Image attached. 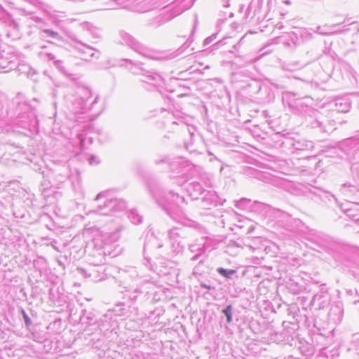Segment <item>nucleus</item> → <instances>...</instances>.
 <instances>
[{
	"label": "nucleus",
	"instance_id": "f257e3e1",
	"mask_svg": "<svg viewBox=\"0 0 359 359\" xmlns=\"http://www.w3.org/2000/svg\"><path fill=\"white\" fill-rule=\"evenodd\" d=\"M148 188L151 194L158 203L165 202L168 204H175L177 207H182L184 204H187L183 196L174 191H170L165 193L161 186L158 183H149Z\"/></svg>",
	"mask_w": 359,
	"mask_h": 359
},
{
	"label": "nucleus",
	"instance_id": "f03ea898",
	"mask_svg": "<svg viewBox=\"0 0 359 359\" xmlns=\"http://www.w3.org/2000/svg\"><path fill=\"white\" fill-rule=\"evenodd\" d=\"M104 199L102 204H99L94 211L104 215H109L112 212L122 211L126 208V203L121 198H111L109 196V191L99 193L95 198V201Z\"/></svg>",
	"mask_w": 359,
	"mask_h": 359
},
{
	"label": "nucleus",
	"instance_id": "7ed1b4c3",
	"mask_svg": "<svg viewBox=\"0 0 359 359\" xmlns=\"http://www.w3.org/2000/svg\"><path fill=\"white\" fill-rule=\"evenodd\" d=\"M163 247V244L153 235L147 236L143 246V265L149 271L154 273L160 275L161 273H166L161 269H158L156 264H153L149 257V254L156 250H160Z\"/></svg>",
	"mask_w": 359,
	"mask_h": 359
},
{
	"label": "nucleus",
	"instance_id": "20e7f679",
	"mask_svg": "<svg viewBox=\"0 0 359 359\" xmlns=\"http://www.w3.org/2000/svg\"><path fill=\"white\" fill-rule=\"evenodd\" d=\"M282 100L283 104L287 105L294 113L302 114L309 109L311 98L292 91H285L283 93Z\"/></svg>",
	"mask_w": 359,
	"mask_h": 359
},
{
	"label": "nucleus",
	"instance_id": "39448f33",
	"mask_svg": "<svg viewBox=\"0 0 359 359\" xmlns=\"http://www.w3.org/2000/svg\"><path fill=\"white\" fill-rule=\"evenodd\" d=\"M311 114L306 118L308 126L313 129L317 130L320 133H329L335 130V121L327 120L323 114L318 111L309 109Z\"/></svg>",
	"mask_w": 359,
	"mask_h": 359
},
{
	"label": "nucleus",
	"instance_id": "423d86ee",
	"mask_svg": "<svg viewBox=\"0 0 359 359\" xmlns=\"http://www.w3.org/2000/svg\"><path fill=\"white\" fill-rule=\"evenodd\" d=\"M142 71L140 81L142 83L143 88L147 90L154 91L158 90V88L164 83V79L156 71L147 69Z\"/></svg>",
	"mask_w": 359,
	"mask_h": 359
},
{
	"label": "nucleus",
	"instance_id": "0eeeda50",
	"mask_svg": "<svg viewBox=\"0 0 359 359\" xmlns=\"http://www.w3.org/2000/svg\"><path fill=\"white\" fill-rule=\"evenodd\" d=\"M91 90L88 88H82L80 89L79 95L72 101V104L74 106L76 112L92 110L94 109L95 104L99 100V97L97 95L94 100L89 104L88 100L91 97Z\"/></svg>",
	"mask_w": 359,
	"mask_h": 359
},
{
	"label": "nucleus",
	"instance_id": "6e6552de",
	"mask_svg": "<svg viewBox=\"0 0 359 359\" xmlns=\"http://www.w3.org/2000/svg\"><path fill=\"white\" fill-rule=\"evenodd\" d=\"M119 41L121 44L130 47L131 49L144 57H151V50L149 48L140 43L130 34L124 31H121L119 32Z\"/></svg>",
	"mask_w": 359,
	"mask_h": 359
},
{
	"label": "nucleus",
	"instance_id": "1a4fd4ad",
	"mask_svg": "<svg viewBox=\"0 0 359 359\" xmlns=\"http://www.w3.org/2000/svg\"><path fill=\"white\" fill-rule=\"evenodd\" d=\"M86 251L89 257H92L91 264L94 266H100L105 262V252L102 243L94 239L88 243L86 247Z\"/></svg>",
	"mask_w": 359,
	"mask_h": 359
},
{
	"label": "nucleus",
	"instance_id": "9d476101",
	"mask_svg": "<svg viewBox=\"0 0 359 359\" xmlns=\"http://www.w3.org/2000/svg\"><path fill=\"white\" fill-rule=\"evenodd\" d=\"M258 88L256 92L257 98L259 99L262 102L269 103L272 102L275 98V93L272 88L277 89H283L284 86L281 84L276 83H270V84L256 83Z\"/></svg>",
	"mask_w": 359,
	"mask_h": 359
},
{
	"label": "nucleus",
	"instance_id": "9b49d317",
	"mask_svg": "<svg viewBox=\"0 0 359 359\" xmlns=\"http://www.w3.org/2000/svg\"><path fill=\"white\" fill-rule=\"evenodd\" d=\"M41 48V50L38 53L40 59L47 62H53L55 68L62 73L66 74V71L63 65L64 62L62 60L57 59V55L55 51L56 47L54 46V48H51L46 46H43Z\"/></svg>",
	"mask_w": 359,
	"mask_h": 359
},
{
	"label": "nucleus",
	"instance_id": "f8f14e48",
	"mask_svg": "<svg viewBox=\"0 0 359 359\" xmlns=\"http://www.w3.org/2000/svg\"><path fill=\"white\" fill-rule=\"evenodd\" d=\"M331 295L325 284L320 285V290L315 294L311 302V306L316 309H324L330 304Z\"/></svg>",
	"mask_w": 359,
	"mask_h": 359
},
{
	"label": "nucleus",
	"instance_id": "ddd939ff",
	"mask_svg": "<svg viewBox=\"0 0 359 359\" xmlns=\"http://www.w3.org/2000/svg\"><path fill=\"white\" fill-rule=\"evenodd\" d=\"M146 283L137 286L129 294V299L135 302L139 300L140 302H144L151 299V293L152 292L151 278L146 279Z\"/></svg>",
	"mask_w": 359,
	"mask_h": 359
},
{
	"label": "nucleus",
	"instance_id": "4468645a",
	"mask_svg": "<svg viewBox=\"0 0 359 359\" xmlns=\"http://www.w3.org/2000/svg\"><path fill=\"white\" fill-rule=\"evenodd\" d=\"M0 25L8 28L7 35L16 36L19 30V24L0 6Z\"/></svg>",
	"mask_w": 359,
	"mask_h": 359
},
{
	"label": "nucleus",
	"instance_id": "2eb2a0df",
	"mask_svg": "<svg viewBox=\"0 0 359 359\" xmlns=\"http://www.w3.org/2000/svg\"><path fill=\"white\" fill-rule=\"evenodd\" d=\"M17 57L10 52L0 49V72L7 73L17 67Z\"/></svg>",
	"mask_w": 359,
	"mask_h": 359
},
{
	"label": "nucleus",
	"instance_id": "dca6fc26",
	"mask_svg": "<svg viewBox=\"0 0 359 359\" xmlns=\"http://www.w3.org/2000/svg\"><path fill=\"white\" fill-rule=\"evenodd\" d=\"M288 145L287 149L296 151H310L314 148V144L312 141L303 138L297 139L293 136H290V140L285 142Z\"/></svg>",
	"mask_w": 359,
	"mask_h": 359
},
{
	"label": "nucleus",
	"instance_id": "f3484780",
	"mask_svg": "<svg viewBox=\"0 0 359 359\" xmlns=\"http://www.w3.org/2000/svg\"><path fill=\"white\" fill-rule=\"evenodd\" d=\"M340 194L350 200L359 199V180L343 183L339 189Z\"/></svg>",
	"mask_w": 359,
	"mask_h": 359
},
{
	"label": "nucleus",
	"instance_id": "a211bd4d",
	"mask_svg": "<svg viewBox=\"0 0 359 359\" xmlns=\"http://www.w3.org/2000/svg\"><path fill=\"white\" fill-rule=\"evenodd\" d=\"M338 149L346 155V159L348 161L355 158L356 152L359 151V144L356 139H347L339 144Z\"/></svg>",
	"mask_w": 359,
	"mask_h": 359
},
{
	"label": "nucleus",
	"instance_id": "6ab92c4d",
	"mask_svg": "<svg viewBox=\"0 0 359 359\" xmlns=\"http://www.w3.org/2000/svg\"><path fill=\"white\" fill-rule=\"evenodd\" d=\"M95 324L105 335L117 327V322L112 316L111 312H107L98 320L95 321Z\"/></svg>",
	"mask_w": 359,
	"mask_h": 359
},
{
	"label": "nucleus",
	"instance_id": "aec40b11",
	"mask_svg": "<svg viewBox=\"0 0 359 359\" xmlns=\"http://www.w3.org/2000/svg\"><path fill=\"white\" fill-rule=\"evenodd\" d=\"M201 200L202 206L205 209H211L214 207L223 205L226 201L224 199L220 198L216 192L212 191H206Z\"/></svg>",
	"mask_w": 359,
	"mask_h": 359
},
{
	"label": "nucleus",
	"instance_id": "412c9836",
	"mask_svg": "<svg viewBox=\"0 0 359 359\" xmlns=\"http://www.w3.org/2000/svg\"><path fill=\"white\" fill-rule=\"evenodd\" d=\"M182 186L193 199H198V196L206 192L202 185L196 181L186 180Z\"/></svg>",
	"mask_w": 359,
	"mask_h": 359
},
{
	"label": "nucleus",
	"instance_id": "4be33fe9",
	"mask_svg": "<svg viewBox=\"0 0 359 359\" xmlns=\"http://www.w3.org/2000/svg\"><path fill=\"white\" fill-rule=\"evenodd\" d=\"M177 15L178 13L174 14L173 13L170 11H161L159 15L149 20V21L147 23V25L151 27L157 28L163 25L164 23H165L166 22H168L169 20H172Z\"/></svg>",
	"mask_w": 359,
	"mask_h": 359
},
{
	"label": "nucleus",
	"instance_id": "5701e85b",
	"mask_svg": "<svg viewBox=\"0 0 359 359\" xmlns=\"http://www.w3.org/2000/svg\"><path fill=\"white\" fill-rule=\"evenodd\" d=\"M344 315V306L341 301L334 302L330 307L328 317L330 321L339 323L342 320Z\"/></svg>",
	"mask_w": 359,
	"mask_h": 359
},
{
	"label": "nucleus",
	"instance_id": "b1692460",
	"mask_svg": "<svg viewBox=\"0 0 359 359\" xmlns=\"http://www.w3.org/2000/svg\"><path fill=\"white\" fill-rule=\"evenodd\" d=\"M332 110L337 112L346 113L349 111L351 104L348 97H337L331 103Z\"/></svg>",
	"mask_w": 359,
	"mask_h": 359
},
{
	"label": "nucleus",
	"instance_id": "393cba45",
	"mask_svg": "<svg viewBox=\"0 0 359 359\" xmlns=\"http://www.w3.org/2000/svg\"><path fill=\"white\" fill-rule=\"evenodd\" d=\"M311 194L326 205L330 204L332 202L337 203L335 196L328 191L318 189L311 191Z\"/></svg>",
	"mask_w": 359,
	"mask_h": 359
},
{
	"label": "nucleus",
	"instance_id": "a878e982",
	"mask_svg": "<svg viewBox=\"0 0 359 359\" xmlns=\"http://www.w3.org/2000/svg\"><path fill=\"white\" fill-rule=\"evenodd\" d=\"M76 41L81 43L82 46L81 48H79V51L82 54L83 60L88 61L91 60V58H98L100 57V53L98 50L94 49L90 46L81 43L78 40H76Z\"/></svg>",
	"mask_w": 359,
	"mask_h": 359
},
{
	"label": "nucleus",
	"instance_id": "bb28decb",
	"mask_svg": "<svg viewBox=\"0 0 359 359\" xmlns=\"http://www.w3.org/2000/svg\"><path fill=\"white\" fill-rule=\"evenodd\" d=\"M170 217L174 220L177 221L179 223H181L185 226L192 228L201 233L204 231V227L203 226V225L196 221L189 219L184 216H177L175 217L172 215H170Z\"/></svg>",
	"mask_w": 359,
	"mask_h": 359
},
{
	"label": "nucleus",
	"instance_id": "cd10ccee",
	"mask_svg": "<svg viewBox=\"0 0 359 359\" xmlns=\"http://www.w3.org/2000/svg\"><path fill=\"white\" fill-rule=\"evenodd\" d=\"M95 314L93 309L88 310L83 309L81 311L79 322L81 324H84L86 326H90L95 323Z\"/></svg>",
	"mask_w": 359,
	"mask_h": 359
},
{
	"label": "nucleus",
	"instance_id": "c85d7f7f",
	"mask_svg": "<svg viewBox=\"0 0 359 359\" xmlns=\"http://www.w3.org/2000/svg\"><path fill=\"white\" fill-rule=\"evenodd\" d=\"M291 135L290 133H276L271 137V140L274 142V147L277 148H288V145L285 144V142L290 140Z\"/></svg>",
	"mask_w": 359,
	"mask_h": 359
},
{
	"label": "nucleus",
	"instance_id": "c756f323",
	"mask_svg": "<svg viewBox=\"0 0 359 359\" xmlns=\"http://www.w3.org/2000/svg\"><path fill=\"white\" fill-rule=\"evenodd\" d=\"M262 1V0H257V3L256 4H254L253 1H252L250 3L247 9L245 10V15L243 17L244 23L250 22L252 20V19L255 16L257 9L259 8Z\"/></svg>",
	"mask_w": 359,
	"mask_h": 359
},
{
	"label": "nucleus",
	"instance_id": "7c9ffc66",
	"mask_svg": "<svg viewBox=\"0 0 359 359\" xmlns=\"http://www.w3.org/2000/svg\"><path fill=\"white\" fill-rule=\"evenodd\" d=\"M129 277L132 279L140 277L141 278H147V276L136 271L135 267H129L127 269H121L118 271V278H126Z\"/></svg>",
	"mask_w": 359,
	"mask_h": 359
},
{
	"label": "nucleus",
	"instance_id": "2f4dec72",
	"mask_svg": "<svg viewBox=\"0 0 359 359\" xmlns=\"http://www.w3.org/2000/svg\"><path fill=\"white\" fill-rule=\"evenodd\" d=\"M297 348L300 353L306 358L311 357L315 353L314 346L308 341H299Z\"/></svg>",
	"mask_w": 359,
	"mask_h": 359
},
{
	"label": "nucleus",
	"instance_id": "473e14b6",
	"mask_svg": "<svg viewBox=\"0 0 359 359\" xmlns=\"http://www.w3.org/2000/svg\"><path fill=\"white\" fill-rule=\"evenodd\" d=\"M123 61L126 62V67L134 74L140 76L142 75V70H146L147 69L142 67V63L140 62H135L129 59H123Z\"/></svg>",
	"mask_w": 359,
	"mask_h": 359
},
{
	"label": "nucleus",
	"instance_id": "72a5a7b5",
	"mask_svg": "<svg viewBox=\"0 0 359 359\" xmlns=\"http://www.w3.org/2000/svg\"><path fill=\"white\" fill-rule=\"evenodd\" d=\"M70 176V170L68 165H64L55 172V180L57 184L65 182Z\"/></svg>",
	"mask_w": 359,
	"mask_h": 359
},
{
	"label": "nucleus",
	"instance_id": "f704fd0d",
	"mask_svg": "<svg viewBox=\"0 0 359 359\" xmlns=\"http://www.w3.org/2000/svg\"><path fill=\"white\" fill-rule=\"evenodd\" d=\"M40 36L41 39L46 40L49 43L54 45V43L48 39V38L53 39L57 41H62V36L55 31L49 29H45L41 31Z\"/></svg>",
	"mask_w": 359,
	"mask_h": 359
},
{
	"label": "nucleus",
	"instance_id": "c9c22d12",
	"mask_svg": "<svg viewBox=\"0 0 359 359\" xmlns=\"http://www.w3.org/2000/svg\"><path fill=\"white\" fill-rule=\"evenodd\" d=\"M189 250L195 255L191 258V260L196 261L198 259L205 253V250L202 243H191L189 245Z\"/></svg>",
	"mask_w": 359,
	"mask_h": 359
},
{
	"label": "nucleus",
	"instance_id": "e433bc0d",
	"mask_svg": "<svg viewBox=\"0 0 359 359\" xmlns=\"http://www.w3.org/2000/svg\"><path fill=\"white\" fill-rule=\"evenodd\" d=\"M130 311L129 307L126 306L125 303L119 302L115 305L112 309L108 310L107 312H111L112 316H125Z\"/></svg>",
	"mask_w": 359,
	"mask_h": 359
},
{
	"label": "nucleus",
	"instance_id": "4c0bfd02",
	"mask_svg": "<svg viewBox=\"0 0 359 359\" xmlns=\"http://www.w3.org/2000/svg\"><path fill=\"white\" fill-rule=\"evenodd\" d=\"M174 252H167L162 250V252L157 253L159 257H156L158 264H161L162 267L167 268L169 259L173 257Z\"/></svg>",
	"mask_w": 359,
	"mask_h": 359
},
{
	"label": "nucleus",
	"instance_id": "58836bf2",
	"mask_svg": "<svg viewBox=\"0 0 359 359\" xmlns=\"http://www.w3.org/2000/svg\"><path fill=\"white\" fill-rule=\"evenodd\" d=\"M80 27L84 31L88 32L95 39H97L100 37V30L94 27L91 23L88 22H83L80 24Z\"/></svg>",
	"mask_w": 359,
	"mask_h": 359
},
{
	"label": "nucleus",
	"instance_id": "ea45409f",
	"mask_svg": "<svg viewBox=\"0 0 359 359\" xmlns=\"http://www.w3.org/2000/svg\"><path fill=\"white\" fill-rule=\"evenodd\" d=\"M80 27L84 31L88 32L95 39H97L100 37V30L94 27L91 23L88 22H83L80 24Z\"/></svg>",
	"mask_w": 359,
	"mask_h": 359
},
{
	"label": "nucleus",
	"instance_id": "a19ab883",
	"mask_svg": "<svg viewBox=\"0 0 359 359\" xmlns=\"http://www.w3.org/2000/svg\"><path fill=\"white\" fill-rule=\"evenodd\" d=\"M94 266H95L93 265L88 269L77 268V271L79 274L85 278H91L92 280H95L97 278V276H96V273L97 271L95 270Z\"/></svg>",
	"mask_w": 359,
	"mask_h": 359
},
{
	"label": "nucleus",
	"instance_id": "79ce46f5",
	"mask_svg": "<svg viewBox=\"0 0 359 359\" xmlns=\"http://www.w3.org/2000/svg\"><path fill=\"white\" fill-rule=\"evenodd\" d=\"M129 219L134 224H139L142 222V217L135 209H132L129 211L128 215Z\"/></svg>",
	"mask_w": 359,
	"mask_h": 359
},
{
	"label": "nucleus",
	"instance_id": "37998d69",
	"mask_svg": "<svg viewBox=\"0 0 359 359\" xmlns=\"http://www.w3.org/2000/svg\"><path fill=\"white\" fill-rule=\"evenodd\" d=\"M217 272L222 277L226 279H232L233 276L236 274V270L227 269L222 267L217 269Z\"/></svg>",
	"mask_w": 359,
	"mask_h": 359
},
{
	"label": "nucleus",
	"instance_id": "c03bdc74",
	"mask_svg": "<svg viewBox=\"0 0 359 359\" xmlns=\"http://www.w3.org/2000/svg\"><path fill=\"white\" fill-rule=\"evenodd\" d=\"M226 319L227 323H231L233 321V306L232 304H229L225 306L221 311Z\"/></svg>",
	"mask_w": 359,
	"mask_h": 359
},
{
	"label": "nucleus",
	"instance_id": "a18cd8bd",
	"mask_svg": "<svg viewBox=\"0 0 359 359\" xmlns=\"http://www.w3.org/2000/svg\"><path fill=\"white\" fill-rule=\"evenodd\" d=\"M355 207L351 208L346 210V215L348 217L355 219L357 217H359V203L354 202Z\"/></svg>",
	"mask_w": 359,
	"mask_h": 359
},
{
	"label": "nucleus",
	"instance_id": "49530a36",
	"mask_svg": "<svg viewBox=\"0 0 359 359\" xmlns=\"http://www.w3.org/2000/svg\"><path fill=\"white\" fill-rule=\"evenodd\" d=\"M350 349L355 351L359 355V333L353 334Z\"/></svg>",
	"mask_w": 359,
	"mask_h": 359
},
{
	"label": "nucleus",
	"instance_id": "de8ad7c7",
	"mask_svg": "<svg viewBox=\"0 0 359 359\" xmlns=\"http://www.w3.org/2000/svg\"><path fill=\"white\" fill-rule=\"evenodd\" d=\"M19 313L21 316V317H20V318L23 320L25 327L29 328L32 325V320L29 318V315L26 313L25 309L22 308L19 309Z\"/></svg>",
	"mask_w": 359,
	"mask_h": 359
},
{
	"label": "nucleus",
	"instance_id": "09e8293b",
	"mask_svg": "<svg viewBox=\"0 0 359 359\" xmlns=\"http://www.w3.org/2000/svg\"><path fill=\"white\" fill-rule=\"evenodd\" d=\"M274 213L276 215H277V217H280V219L278 220V222H288L291 219V215L281 210H279V209L275 210Z\"/></svg>",
	"mask_w": 359,
	"mask_h": 359
},
{
	"label": "nucleus",
	"instance_id": "8fccbe9b",
	"mask_svg": "<svg viewBox=\"0 0 359 359\" xmlns=\"http://www.w3.org/2000/svg\"><path fill=\"white\" fill-rule=\"evenodd\" d=\"M14 70H16L19 74H27L28 75L29 73V71L31 70V67L29 65L27 64H18L17 62V67Z\"/></svg>",
	"mask_w": 359,
	"mask_h": 359
},
{
	"label": "nucleus",
	"instance_id": "3c124183",
	"mask_svg": "<svg viewBox=\"0 0 359 359\" xmlns=\"http://www.w3.org/2000/svg\"><path fill=\"white\" fill-rule=\"evenodd\" d=\"M187 46H186L185 44H183L180 48H179L177 50H176L175 51L170 53L168 55L166 56V58L167 59H169V60H171V59H173V58H175L176 57L180 55L186 48H187Z\"/></svg>",
	"mask_w": 359,
	"mask_h": 359
},
{
	"label": "nucleus",
	"instance_id": "603ef678",
	"mask_svg": "<svg viewBox=\"0 0 359 359\" xmlns=\"http://www.w3.org/2000/svg\"><path fill=\"white\" fill-rule=\"evenodd\" d=\"M180 125H181L183 128H184L187 130H188L190 137H191V139H192L193 137L194 136V129H193V131H191L189 129L188 126L181 119H178L177 121H173L171 123L172 126H180Z\"/></svg>",
	"mask_w": 359,
	"mask_h": 359
},
{
	"label": "nucleus",
	"instance_id": "864d4df0",
	"mask_svg": "<svg viewBox=\"0 0 359 359\" xmlns=\"http://www.w3.org/2000/svg\"><path fill=\"white\" fill-rule=\"evenodd\" d=\"M152 292L151 293V298L152 302L159 301L161 298L162 294L159 291L156 290V286L152 283Z\"/></svg>",
	"mask_w": 359,
	"mask_h": 359
},
{
	"label": "nucleus",
	"instance_id": "5fc2aeb1",
	"mask_svg": "<svg viewBox=\"0 0 359 359\" xmlns=\"http://www.w3.org/2000/svg\"><path fill=\"white\" fill-rule=\"evenodd\" d=\"M288 287L293 294H299L304 289L303 285H299L294 283H290Z\"/></svg>",
	"mask_w": 359,
	"mask_h": 359
},
{
	"label": "nucleus",
	"instance_id": "6e6d98bb",
	"mask_svg": "<svg viewBox=\"0 0 359 359\" xmlns=\"http://www.w3.org/2000/svg\"><path fill=\"white\" fill-rule=\"evenodd\" d=\"M250 200L246 198H243L236 202V207L244 210L246 206L250 203Z\"/></svg>",
	"mask_w": 359,
	"mask_h": 359
},
{
	"label": "nucleus",
	"instance_id": "4d7b16f0",
	"mask_svg": "<svg viewBox=\"0 0 359 359\" xmlns=\"http://www.w3.org/2000/svg\"><path fill=\"white\" fill-rule=\"evenodd\" d=\"M175 81L176 82V84L179 87L183 88L186 89L187 90L190 91V90H191L190 88L187 85V81H186V80H181V79H175Z\"/></svg>",
	"mask_w": 359,
	"mask_h": 359
},
{
	"label": "nucleus",
	"instance_id": "13d9d810",
	"mask_svg": "<svg viewBox=\"0 0 359 359\" xmlns=\"http://www.w3.org/2000/svg\"><path fill=\"white\" fill-rule=\"evenodd\" d=\"M8 116V113L7 110L4 109V106L2 102L0 101V120H4Z\"/></svg>",
	"mask_w": 359,
	"mask_h": 359
},
{
	"label": "nucleus",
	"instance_id": "bf43d9fd",
	"mask_svg": "<svg viewBox=\"0 0 359 359\" xmlns=\"http://www.w3.org/2000/svg\"><path fill=\"white\" fill-rule=\"evenodd\" d=\"M217 33H215V34H212L211 36L207 37L204 41H203V45L204 46H208L209 45L210 43H212L215 39H216L217 38Z\"/></svg>",
	"mask_w": 359,
	"mask_h": 359
},
{
	"label": "nucleus",
	"instance_id": "052dcab7",
	"mask_svg": "<svg viewBox=\"0 0 359 359\" xmlns=\"http://www.w3.org/2000/svg\"><path fill=\"white\" fill-rule=\"evenodd\" d=\"M224 44H225V39L219 40V41L216 42L211 46V51L217 50L221 46H223Z\"/></svg>",
	"mask_w": 359,
	"mask_h": 359
},
{
	"label": "nucleus",
	"instance_id": "680f3d73",
	"mask_svg": "<svg viewBox=\"0 0 359 359\" xmlns=\"http://www.w3.org/2000/svg\"><path fill=\"white\" fill-rule=\"evenodd\" d=\"M169 163V158L166 156H161L160 158H157L155 160V163L156 165L161 164V163Z\"/></svg>",
	"mask_w": 359,
	"mask_h": 359
},
{
	"label": "nucleus",
	"instance_id": "e2e57ef3",
	"mask_svg": "<svg viewBox=\"0 0 359 359\" xmlns=\"http://www.w3.org/2000/svg\"><path fill=\"white\" fill-rule=\"evenodd\" d=\"M337 356L338 355L334 357V354H332L330 358L325 351H322L318 356V359H336Z\"/></svg>",
	"mask_w": 359,
	"mask_h": 359
},
{
	"label": "nucleus",
	"instance_id": "0e129e2a",
	"mask_svg": "<svg viewBox=\"0 0 359 359\" xmlns=\"http://www.w3.org/2000/svg\"><path fill=\"white\" fill-rule=\"evenodd\" d=\"M200 286L203 288H205V289H207L208 290H215V286H212L210 284H208L205 282H203V281H201L200 282Z\"/></svg>",
	"mask_w": 359,
	"mask_h": 359
},
{
	"label": "nucleus",
	"instance_id": "69168bd1",
	"mask_svg": "<svg viewBox=\"0 0 359 359\" xmlns=\"http://www.w3.org/2000/svg\"><path fill=\"white\" fill-rule=\"evenodd\" d=\"M6 320V317H1L0 316V334L1 333H4V331L6 330V324L4 323V320Z\"/></svg>",
	"mask_w": 359,
	"mask_h": 359
},
{
	"label": "nucleus",
	"instance_id": "338daca9",
	"mask_svg": "<svg viewBox=\"0 0 359 359\" xmlns=\"http://www.w3.org/2000/svg\"><path fill=\"white\" fill-rule=\"evenodd\" d=\"M89 163L90 165H97L100 162L97 160V157L94 155H91L88 159Z\"/></svg>",
	"mask_w": 359,
	"mask_h": 359
},
{
	"label": "nucleus",
	"instance_id": "774afa93",
	"mask_svg": "<svg viewBox=\"0 0 359 359\" xmlns=\"http://www.w3.org/2000/svg\"><path fill=\"white\" fill-rule=\"evenodd\" d=\"M177 230V229H172L168 231V236L170 238H175L177 236H178Z\"/></svg>",
	"mask_w": 359,
	"mask_h": 359
}]
</instances>
